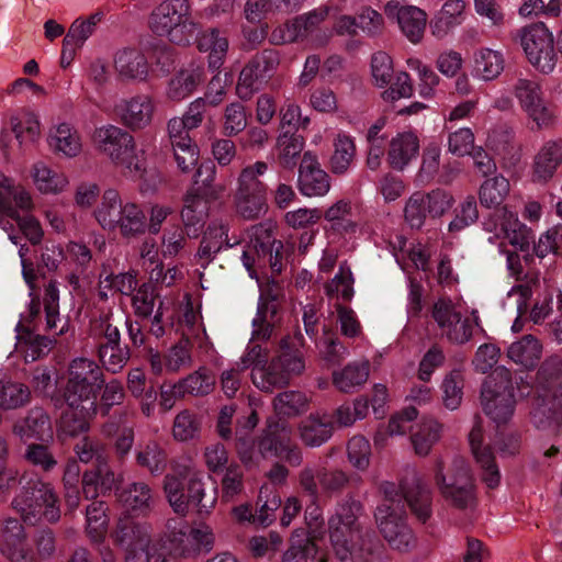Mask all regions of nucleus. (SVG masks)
<instances>
[{"mask_svg": "<svg viewBox=\"0 0 562 562\" xmlns=\"http://www.w3.org/2000/svg\"><path fill=\"white\" fill-rule=\"evenodd\" d=\"M407 67L415 71L418 77V93L424 99H430L435 95V88L439 83L437 74L420 59L411 57L406 60Z\"/></svg>", "mask_w": 562, "mask_h": 562, "instance_id": "69168bd1", "label": "nucleus"}, {"mask_svg": "<svg viewBox=\"0 0 562 562\" xmlns=\"http://www.w3.org/2000/svg\"><path fill=\"white\" fill-rule=\"evenodd\" d=\"M513 93L532 128L548 130L557 121L554 106L544 98L541 85L531 79L518 78Z\"/></svg>", "mask_w": 562, "mask_h": 562, "instance_id": "2eb2a0df", "label": "nucleus"}, {"mask_svg": "<svg viewBox=\"0 0 562 562\" xmlns=\"http://www.w3.org/2000/svg\"><path fill=\"white\" fill-rule=\"evenodd\" d=\"M334 151L329 160V168L334 175L342 176L350 169L356 157V144L352 136L339 132L334 138Z\"/></svg>", "mask_w": 562, "mask_h": 562, "instance_id": "a19ab883", "label": "nucleus"}, {"mask_svg": "<svg viewBox=\"0 0 562 562\" xmlns=\"http://www.w3.org/2000/svg\"><path fill=\"white\" fill-rule=\"evenodd\" d=\"M160 538V547L166 557L179 555L194 558L202 552H210L215 542L213 530L205 524L189 528L187 524L178 519H169L166 532Z\"/></svg>", "mask_w": 562, "mask_h": 562, "instance_id": "9b49d317", "label": "nucleus"}, {"mask_svg": "<svg viewBox=\"0 0 562 562\" xmlns=\"http://www.w3.org/2000/svg\"><path fill=\"white\" fill-rule=\"evenodd\" d=\"M301 440L310 447H319L333 435L330 422L316 415H311L301 422L299 426Z\"/></svg>", "mask_w": 562, "mask_h": 562, "instance_id": "09e8293b", "label": "nucleus"}, {"mask_svg": "<svg viewBox=\"0 0 562 562\" xmlns=\"http://www.w3.org/2000/svg\"><path fill=\"white\" fill-rule=\"evenodd\" d=\"M104 13L97 11L88 16H79L70 24L64 41L69 46L83 47L86 42L93 35L98 24L103 20Z\"/></svg>", "mask_w": 562, "mask_h": 562, "instance_id": "de8ad7c7", "label": "nucleus"}, {"mask_svg": "<svg viewBox=\"0 0 562 562\" xmlns=\"http://www.w3.org/2000/svg\"><path fill=\"white\" fill-rule=\"evenodd\" d=\"M30 178L38 193L60 195L70 187L69 176L43 160L35 161L30 168Z\"/></svg>", "mask_w": 562, "mask_h": 562, "instance_id": "cd10ccee", "label": "nucleus"}, {"mask_svg": "<svg viewBox=\"0 0 562 562\" xmlns=\"http://www.w3.org/2000/svg\"><path fill=\"white\" fill-rule=\"evenodd\" d=\"M307 403V397L297 391L282 392L273 401L276 412L284 416H294L305 412Z\"/></svg>", "mask_w": 562, "mask_h": 562, "instance_id": "774afa93", "label": "nucleus"}, {"mask_svg": "<svg viewBox=\"0 0 562 562\" xmlns=\"http://www.w3.org/2000/svg\"><path fill=\"white\" fill-rule=\"evenodd\" d=\"M510 361L524 369H532L542 355V344L532 335H525L512 342L506 351Z\"/></svg>", "mask_w": 562, "mask_h": 562, "instance_id": "4c0bfd02", "label": "nucleus"}, {"mask_svg": "<svg viewBox=\"0 0 562 562\" xmlns=\"http://www.w3.org/2000/svg\"><path fill=\"white\" fill-rule=\"evenodd\" d=\"M360 512V503L352 501L339 505L329 519L330 546L341 562H373L359 521Z\"/></svg>", "mask_w": 562, "mask_h": 562, "instance_id": "7ed1b4c3", "label": "nucleus"}, {"mask_svg": "<svg viewBox=\"0 0 562 562\" xmlns=\"http://www.w3.org/2000/svg\"><path fill=\"white\" fill-rule=\"evenodd\" d=\"M276 438H271L270 436L265 437L260 443L259 449L263 456L268 453H274L278 456H282L286 459V461L292 465H299L301 463L302 457L300 450L294 447H291L290 435L291 430L281 426L278 434L272 432Z\"/></svg>", "mask_w": 562, "mask_h": 562, "instance_id": "ea45409f", "label": "nucleus"}, {"mask_svg": "<svg viewBox=\"0 0 562 562\" xmlns=\"http://www.w3.org/2000/svg\"><path fill=\"white\" fill-rule=\"evenodd\" d=\"M97 223L105 231H119L125 238L137 237L146 232V215L142 206L123 199L114 189L103 192L93 211Z\"/></svg>", "mask_w": 562, "mask_h": 562, "instance_id": "39448f33", "label": "nucleus"}, {"mask_svg": "<svg viewBox=\"0 0 562 562\" xmlns=\"http://www.w3.org/2000/svg\"><path fill=\"white\" fill-rule=\"evenodd\" d=\"M215 384L214 376L205 368H200L195 372L177 383L178 394L186 395H206Z\"/></svg>", "mask_w": 562, "mask_h": 562, "instance_id": "13d9d810", "label": "nucleus"}, {"mask_svg": "<svg viewBox=\"0 0 562 562\" xmlns=\"http://www.w3.org/2000/svg\"><path fill=\"white\" fill-rule=\"evenodd\" d=\"M148 26L155 35L177 45L190 44L199 31L189 0H162L150 12Z\"/></svg>", "mask_w": 562, "mask_h": 562, "instance_id": "6e6552de", "label": "nucleus"}, {"mask_svg": "<svg viewBox=\"0 0 562 562\" xmlns=\"http://www.w3.org/2000/svg\"><path fill=\"white\" fill-rule=\"evenodd\" d=\"M30 387L21 382L0 376V408L12 411L30 403Z\"/></svg>", "mask_w": 562, "mask_h": 562, "instance_id": "603ef678", "label": "nucleus"}, {"mask_svg": "<svg viewBox=\"0 0 562 562\" xmlns=\"http://www.w3.org/2000/svg\"><path fill=\"white\" fill-rule=\"evenodd\" d=\"M276 313L277 304L273 301H259L257 314L252 319V341H263L270 338L273 330Z\"/></svg>", "mask_w": 562, "mask_h": 562, "instance_id": "6e6d98bb", "label": "nucleus"}, {"mask_svg": "<svg viewBox=\"0 0 562 562\" xmlns=\"http://www.w3.org/2000/svg\"><path fill=\"white\" fill-rule=\"evenodd\" d=\"M112 539L122 550L147 548L155 542L150 538V526L130 517L119 519Z\"/></svg>", "mask_w": 562, "mask_h": 562, "instance_id": "c756f323", "label": "nucleus"}, {"mask_svg": "<svg viewBox=\"0 0 562 562\" xmlns=\"http://www.w3.org/2000/svg\"><path fill=\"white\" fill-rule=\"evenodd\" d=\"M190 130L180 117H172L168 122V134L175 159L183 172L190 171L199 160V148L189 136Z\"/></svg>", "mask_w": 562, "mask_h": 562, "instance_id": "5701e85b", "label": "nucleus"}, {"mask_svg": "<svg viewBox=\"0 0 562 562\" xmlns=\"http://www.w3.org/2000/svg\"><path fill=\"white\" fill-rule=\"evenodd\" d=\"M94 148L115 167L137 179L147 173L144 150L137 149L134 136L127 128L104 124L94 128L91 136Z\"/></svg>", "mask_w": 562, "mask_h": 562, "instance_id": "20e7f679", "label": "nucleus"}, {"mask_svg": "<svg viewBox=\"0 0 562 562\" xmlns=\"http://www.w3.org/2000/svg\"><path fill=\"white\" fill-rule=\"evenodd\" d=\"M198 48L209 53V67L218 70L228 50V41L218 30L212 29L196 37Z\"/></svg>", "mask_w": 562, "mask_h": 562, "instance_id": "a18cd8bd", "label": "nucleus"}, {"mask_svg": "<svg viewBox=\"0 0 562 562\" xmlns=\"http://www.w3.org/2000/svg\"><path fill=\"white\" fill-rule=\"evenodd\" d=\"M215 173L214 164L206 161L199 166L194 176V183L198 186L196 190L207 199H218L226 191L225 183H214Z\"/></svg>", "mask_w": 562, "mask_h": 562, "instance_id": "bf43d9fd", "label": "nucleus"}, {"mask_svg": "<svg viewBox=\"0 0 562 562\" xmlns=\"http://www.w3.org/2000/svg\"><path fill=\"white\" fill-rule=\"evenodd\" d=\"M103 373L100 367L87 358L75 359L69 367V378L65 391L68 406L81 407L86 414H95V394L103 385Z\"/></svg>", "mask_w": 562, "mask_h": 562, "instance_id": "f8f14e48", "label": "nucleus"}, {"mask_svg": "<svg viewBox=\"0 0 562 562\" xmlns=\"http://www.w3.org/2000/svg\"><path fill=\"white\" fill-rule=\"evenodd\" d=\"M505 58L501 50L481 47L473 53V76L483 81L496 79L504 70Z\"/></svg>", "mask_w": 562, "mask_h": 562, "instance_id": "e433bc0d", "label": "nucleus"}, {"mask_svg": "<svg viewBox=\"0 0 562 562\" xmlns=\"http://www.w3.org/2000/svg\"><path fill=\"white\" fill-rule=\"evenodd\" d=\"M380 492L384 498L374 514L380 532L393 549L408 551L416 541L406 524L404 502L419 520L426 521L431 515V490L416 477L407 490L393 482H382Z\"/></svg>", "mask_w": 562, "mask_h": 562, "instance_id": "f257e3e1", "label": "nucleus"}, {"mask_svg": "<svg viewBox=\"0 0 562 562\" xmlns=\"http://www.w3.org/2000/svg\"><path fill=\"white\" fill-rule=\"evenodd\" d=\"M562 414L552 405L549 395L542 391L539 393L533 403L531 411V419L537 428L546 429L558 422Z\"/></svg>", "mask_w": 562, "mask_h": 562, "instance_id": "338daca9", "label": "nucleus"}, {"mask_svg": "<svg viewBox=\"0 0 562 562\" xmlns=\"http://www.w3.org/2000/svg\"><path fill=\"white\" fill-rule=\"evenodd\" d=\"M13 432L22 440L49 441L53 439V426L50 418L42 408H33L27 416L18 422L13 427Z\"/></svg>", "mask_w": 562, "mask_h": 562, "instance_id": "473e14b6", "label": "nucleus"}, {"mask_svg": "<svg viewBox=\"0 0 562 562\" xmlns=\"http://www.w3.org/2000/svg\"><path fill=\"white\" fill-rule=\"evenodd\" d=\"M147 361L154 374L160 375L164 372L177 373L192 364L190 340L183 338L170 347L162 357L157 350L149 349Z\"/></svg>", "mask_w": 562, "mask_h": 562, "instance_id": "a878e982", "label": "nucleus"}, {"mask_svg": "<svg viewBox=\"0 0 562 562\" xmlns=\"http://www.w3.org/2000/svg\"><path fill=\"white\" fill-rule=\"evenodd\" d=\"M562 164V139H550L543 143L533 158V179L548 181Z\"/></svg>", "mask_w": 562, "mask_h": 562, "instance_id": "c9c22d12", "label": "nucleus"}, {"mask_svg": "<svg viewBox=\"0 0 562 562\" xmlns=\"http://www.w3.org/2000/svg\"><path fill=\"white\" fill-rule=\"evenodd\" d=\"M432 317L441 330V335L458 345L468 342L474 326H479V316L472 312V318L463 316L459 304L450 299L438 300L432 308Z\"/></svg>", "mask_w": 562, "mask_h": 562, "instance_id": "6ab92c4d", "label": "nucleus"}, {"mask_svg": "<svg viewBox=\"0 0 562 562\" xmlns=\"http://www.w3.org/2000/svg\"><path fill=\"white\" fill-rule=\"evenodd\" d=\"M520 45L528 61L540 72L553 71L558 57L552 33L543 23L525 26L519 32Z\"/></svg>", "mask_w": 562, "mask_h": 562, "instance_id": "a211bd4d", "label": "nucleus"}, {"mask_svg": "<svg viewBox=\"0 0 562 562\" xmlns=\"http://www.w3.org/2000/svg\"><path fill=\"white\" fill-rule=\"evenodd\" d=\"M114 69L126 80L142 82L149 74V65L145 55L137 48H123L114 55Z\"/></svg>", "mask_w": 562, "mask_h": 562, "instance_id": "7c9ffc66", "label": "nucleus"}, {"mask_svg": "<svg viewBox=\"0 0 562 562\" xmlns=\"http://www.w3.org/2000/svg\"><path fill=\"white\" fill-rule=\"evenodd\" d=\"M266 82L268 81L265 76L259 72L258 68L250 60L239 74L236 94L241 100H249Z\"/></svg>", "mask_w": 562, "mask_h": 562, "instance_id": "0e129e2a", "label": "nucleus"}, {"mask_svg": "<svg viewBox=\"0 0 562 562\" xmlns=\"http://www.w3.org/2000/svg\"><path fill=\"white\" fill-rule=\"evenodd\" d=\"M207 216L206 202L196 192H189L184 199V205L181 212L183 224L188 231V235L195 236L203 226Z\"/></svg>", "mask_w": 562, "mask_h": 562, "instance_id": "49530a36", "label": "nucleus"}, {"mask_svg": "<svg viewBox=\"0 0 562 562\" xmlns=\"http://www.w3.org/2000/svg\"><path fill=\"white\" fill-rule=\"evenodd\" d=\"M432 475L440 494L451 505L468 508L474 504V480L463 458H453L448 463L436 459Z\"/></svg>", "mask_w": 562, "mask_h": 562, "instance_id": "9d476101", "label": "nucleus"}, {"mask_svg": "<svg viewBox=\"0 0 562 562\" xmlns=\"http://www.w3.org/2000/svg\"><path fill=\"white\" fill-rule=\"evenodd\" d=\"M0 551L11 562L36 561L32 548L26 542L23 526L14 518H9L4 521Z\"/></svg>", "mask_w": 562, "mask_h": 562, "instance_id": "b1692460", "label": "nucleus"}, {"mask_svg": "<svg viewBox=\"0 0 562 562\" xmlns=\"http://www.w3.org/2000/svg\"><path fill=\"white\" fill-rule=\"evenodd\" d=\"M331 10H334L333 7H318L288 21L272 31L270 42L274 45H283L306 38L313 46L325 45L329 34L318 30V26Z\"/></svg>", "mask_w": 562, "mask_h": 562, "instance_id": "4468645a", "label": "nucleus"}, {"mask_svg": "<svg viewBox=\"0 0 562 562\" xmlns=\"http://www.w3.org/2000/svg\"><path fill=\"white\" fill-rule=\"evenodd\" d=\"M384 13L390 20H395L409 42L416 44L423 38L427 15L415 5L403 4L398 0H390L384 5Z\"/></svg>", "mask_w": 562, "mask_h": 562, "instance_id": "4be33fe9", "label": "nucleus"}, {"mask_svg": "<svg viewBox=\"0 0 562 562\" xmlns=\"http://www.w3.org/2000/svg\"><path fill=\"white\" fill-rule=\"evenodd\" d=\"M484 231L490 234L487 241L497 245L503 251L504 240H508L519 249L528 247L531 240V231L519 221L515 212L504 207L499 215L491 216L483 222Z\"/></svg>", "mask_w": 562, "mask_h": 562, "instance_id": "aec40b11", "label": "nucleus"}, {"mask_svg": "<svg viewBox=\"0 0 562 562\" xmlns=\"http://www.w3.org/2000/svg\"><path fill=\"white\" fill-rule=\"evenodd\" d=\"M184 475L188 477L187 492L183 483L175 475L165 477L164 490L166 497L175 513L184 515L192 506L199 514H210L217 501V490L206 493L204 487V473L195 468H188Z\"/></svg>", "mask_w": 562, "mask_h": 562, "instance_id": "1a4fd4ad", "label": "nucleus"}, {"mask_svg": "<svg viewBox=\"0 0 562 562\" xmlns=\"http://www.w3.org/2000/svg\"><path fill=\"white\" fill-rule=\"evenodd\" d=\"M12 505L23 520L30 524L35 522L41 516L50 522L58 520L60 516L52 486L41 481L24 486Z\"/></svg>", "mask_w": 562, "mask_h": 562, "instance_id": "dca6fc26", "label": "nucleus"}, {"mask_svg": "<svg viewBox=\"0 0 562 562\" xmlns=\"http://www.w3.org/2000/svg\"><path fill=\"white\" fill-rule=\"evenodd\" d=\"M299 189L305 196H324L330 190V179L315 155L306 151L300 166Z\"/></svg>", "mask_w": 562, "mask_h": 562, "instance_id": "bb28decb", "label": "nucleus"}, {"mask_svg": "<svg viewBox=\"0 0 562 562\" xmlns=\"http://www.w3.org/2000/svg\"><path fill=\"white\" fill-rule=\"evenodd\" d=\"M293 0H248L245 8V16L248 21H259L263 16L274 12H290L294 10Z\"/></svg>", "mask_w": 562, "mask_h": 562, "instance_id": "052dcab7", "label": "nucleus"}, {"mask_svg": "<svg viewBox=\"0 0 562 562\" xmlns=\"http://www.w3.org/2000/svg\"><path fill=\"white\" fill-rule=\"evenodd\" d=\"M203 80V66L190 64L171 78L167 88V97L172 101H182L193 93Z\"/></svg>", "mask_w": 562, "mask_h": 562, "instance_id": "f704fd0d", "label": "nucleus"}, {"mask_svg": "<svg viewBox=\"0 0 562 562\" xmlns=\"http://www.w3.org/2000/svg\"><path fill=\"white\" fill-rule=\"evenodd\" d=\"M464 12L465 2L463 0L446 1L429 23L431 34L437 38H445L463 23Z\"/></svg>", "mask_w": 562, "mask_h": 562, "instance_id": "72a5a7b5", "label": "nucleus"}, {"mask_svg": "<svg viewBox=\"0 0 562 562\" xmlns=\"http://www.w3.org/2000/svg\"><path fill=\"white\" fill-rule=\"evenodd\" d=\"M509 192V181L503 176H495L483 182L480 190V202L485 207H497Z\"/></svg>", "mask_w": 562, "mask_h": 562, "instance_id": "680f3d73", "label": "nucleus"}, {"mask_svg": "<svg viewBox=\"0 0 562 562\" xmlns=\"http://www.w3.org/2000/svg\"><path fill=\"white\" fill-rule=\"evenodd\" d=\"M419 153V139L412 131L397 133L389 144L387 162L396 170H403Z\"/></svg>", "mask_w": 562, "mask_h": 562, "instance_id": "2f4dec72", "label": "nucleus"}, {"mask_svg": "<svg viewBox=\"0 0 562 562\" xmlns=\"http://www.w3.org/2000/svg\"><path fill=\"white\" fill-rule=\"evenodd\" d=\"M45 330L52 335H63L68 330V322L59 314V290L49 282L44 293Z\"/></svg>", "mask_w": 562, "mask_h": 562, "instance_id": "c03bdc74", "label": "nucleus"}, {"mask_svg": "<svg viewBox=\"0 0 562 562\" xmlns=\"http://www.w3.org/2000/svg\"><path fill=\"white\" fill-rule=\"evenodd\" d=\"M34 207L32 192L24 184L0 173V225L4 218L13 220L32 244H38L44 233L38 220L29 214Z\"/></svg>", "mask_w": 562, "mask_h": 562, "instance_id": "423d86ee", "label": "nucleus"}, {"mask_svg": "<svg viewBox=\"0 0 562 562\" xmlns=\"http://www.w3.org/2000/svg\"><path fill=\"white\" fill-rule=\"evenodd\" d=\"M267 171L268 165L265 161H256L244 167L237 178L235 193H266L267 187L260 177Z\"/></svg>", "mask_w": 562, "mask_h": 562, "instance_id": "864d4df0", "label": "nucleus"}, {"mask_svg": "<svg viewBox=\"0 0 562 562\" xmlns=\"http://www.w3.org/2000/svg\"><path fill=\"white\" fill-rule=\"evenodd\" d=\"M484 413L497 425L506 424L514 415L516 398L510 371L497 367L484 381L481 390Z\"/></svg>", "mask_w": 562, "mask_h": 562, "instance_id": "ddd939ff", "label": "nucleus"}, {"mask_svg": "<svg viewBox=\"0 0 562 562\" xmlns=\"http://www.w3.org/2000/svg\"><path fill=\"white\" fill-rule=\"evenodd\" d=\"M370 363L368 360L348 363L333 373V384L344 393H351L362 386L369 379Z\"/></svg>", "mask_w": 562, "mask_h": 562, "instance_id": "58836bf2", "label": "nucleus"}, {"mask_svg": "<svg viewBox=\"0 0 562 562\" xmlns=\"http://www.w3.org/2000/svg\"><path fill=\"white\" fill-rule=\"evenodd\" d=\"M304 338L302 334L286 336L280 342V352L268 363V352L260 345L249 346L241 357L243 368H251L252 383L263 392L284 386L291 378L305 370Z\"/></svg>", "mask_w": 562, "mask_h": 562, "instance_id": "f03ea898", "label": "nucleus"}, {"mask_svg": "<svg viewBox=\"0 0 562 562\" xmlns=\"http://www.w3.org/2000/svg\"><path fill=\"white\" fill-rule=\"evenodd\" d=\"M116 484V476L104 459L94 470L86 472L82 479L86 498H94L99 493L110 491Z\"/></svg>", "mask_w": 562, "mask_h": 562, "instance_id": "37998d69", "label": "nucleus"}, {"mask_svg": "<svg viewBox=\"0 0 562 562\" xmlns=\"http://www.w3.org/2000/svg\"><path fill=\"white\" fill-rule=\"evenodd\" d=\"M247 236L249 240L244 246L241 261L250 278H257V268H262L267 263L279 272L281 270L279 262L281 241L276 240L261 225L252 226L247 232Z\"/></svg>", "mask_w": 562, "mask_h": 562, "instance_id": "f3484780", "label": "nucleus"}, {"mask_svg": "<svg viewBox=\"0 0 562 562\" xmlns=\"http://www.w3.org/2000/svg\"><path fill=\"white\" fill-rule=\"evenodd\" d=\"M441 426L434 419H423L411 435L412 446L416 454L426 457L440 438Z\"/></svg>", "mask_w": 562, "mask_h": 562, "instance_id": "3c124183", "label": "nucleus"}, {"mask_svg": "<svg viewBox=\"0 0 562 562\" xmlns=\"http://www.w3.org/2000/svg\"><path fill=\"white\" fill-rule=\"evenodd\" d=\"M47 144L55 155L67 159L78 157L83 149L79 132L67 122L57 123L49 128Z\"/></svg>", "mask_w": 562, "mask_h": 562, "instance_id": "c85d7f7f", "label": "nucleus"}, {"mask_svg": "<svg viewBox=\"0 0 562 562\" xmlns=\"http://www.w3.org/2000/svg\"><path fill=\"white\" fill-rule=\"evenodd\" d=\"M472 454L482 470V480L490 487H496L501 482V473L488 446L484 445L483 427L480 418L474 420L469 434Z\"/></svg>", "mask_w": 562, "mask_h": 562, "instance_id": "393cba45", "label": "nucleus"}, {"mask_svg": "<svg viewBox=\"0 0 562 562\" xmlns=\"http://www.w3.org/2000/svg\"><path fill=\"white\" fill-rule=\"evenodd\" d=\"M27 248L23 245L19 248V256L22 263V273L25 282L30 286L31 301L26 307V311L21 314L20 321L16 324V342L14 352L24 359L25 362H33L43 356L47 355L52 347V340L35 333L37 328V319L41 313V303L33 293V269H27L25 254Z\"/></svg>", "mask_w": 562, "mask_h": 562, "instance_id": "0eeeda50", "label": "nucleus"}, {"mask_svg": "<svg viewBox=\"0 0 562 562\" xmlns=\"http://www.w3.org/2000/svg\"><path fill=\"white\" fill-rule=\"evenodd\" d=\"M304 138L295 133L284 132L277 138V153L281 165L292 169L296 166L297 159L304 148Z\"/></svg>", "mask_w": 562, "mask_h": 562, "instance_id": "5fc2aeb1", "label": "nucleus"}, {"mask_svg": "<svg viewBox=\"0 0 562 562\" xmlns=\"http://www.w3.org/2000/svg\"><path fill=\"white\" fill-rule=\"evenodd\" d=\"M119 501L127 512L146 514L151 508L154 497L146 483L136 482L120 491Z\"/></svg>", "mask_w": 562, "mask_h": 562, "instance_id": "79ce46f5", "label": "nucleus"}, {"mask_svg": "<svg viewBox=\"0 0 562 562\" xmlns=\"http://www.w3.org/2000/svg\"><path fill=\"white\" fill-rule=\"evenodd\" d=\"M238 214L245 220H256L268 210L266 193H235Z\"/></svg>", "mask_w": 562, "mask_h": 562, "instance_id": "e2e57ef3", "label": "nucleus"}, {"mask_svg": "<svg viewBox=\"0 0 562 562\" xmlns=\"http://www.w3.org/2000/svg\"><path fill=\"white\" fill-rule=\"evenodd\" d=\"M136 461L151 474H160L166 469L167 456L158 442L147 441L139 445Z\"/></svg>", "mask_w": 562, "mask_h": 562, "instance_id": "4d7b16f0", "label": "nucleus"}, {"mask_svg": "<svg viewBox=\"0 0 562 562\" xmlns=\"http://www.w3.org/2000/svg\"><path fill=\"white\" fill-rule=\"evenodd\" d=\"M10 125L21 147L35 143L41 136V122L33 112L23 111L13 115Z\"/></svg>", "mask_w": 562, "mask_h": 562, "instance_id": "8fccbe9b", "label": "nucleus"}, {"mask_svg": "<svg viewBox=\"0 0 562 562\" xmlns=\"http://www.w3.org/2000/svg\"><path fill=\"white\" fill-rule=\"evenodd\" d=\"M155 112V100L146 93L123 98L114 105L116 117L125 128L133 132L148 127Z\"/></svg>", "mask_w": 562, "mask_h": 562, "instance_id": "412c9836", "label": "nucleus"}]
</instances>
